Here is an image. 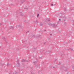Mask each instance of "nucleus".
Wrapping results in <instances>:
<instances>
[{
  "mask_svg": "<svg viewBox=\"0 0 74 74\" xmlns=\"http://www.w3.org/2000/svg\"><path fill=\"white\" fill-rule=\"evenodd\" d=\"M70 49H71V51H73V49L72 48H70Z\"/></svg>",
  "mask_w": 74,
  "mask_h": 74,
  "instance_id": "nucleus-8",
  "label": "nucleus"
},
{
  "mask_svg": "<svg viewBox=\"0 0 74 74\" xmlns=\"http://www.w3.org/2000/svg\"><path fill=\"white\" fill-rule=\"evenodd\" d=\"M15 74H18V72H15Z\"/></svg>",
  "mask_w": 74,
  "mask_h": 74,
  "instance_id": "nucleus-11",
  "label": "nucleus"
},
{
  "mask_svg": "<svg viewBox=\"0 0 74 74\" xmlns=\"http://www.w3.org/2000/svg\"><path fill=\"white\" fill-rule=\"evenodd\" d=\"M3 39L5 41H7V39L5 38H3Z\"/></svg>",
  "mask_w": 74,
  "mask_h": 74,
  "instance_id": "nucleus-7",
  "label": "nucleus"
},
{
  "mask_svg": "<svg viewBox=\"0 0 74 74\" xmlns=\"http://www.w3.org/2000/svg\"><path fill=\"white\" fill-rule=\"evenodd\" d=\"M50 35H51V36H52V34H50Z\"/></svg>",
  "mask_w": 74,
  "mask_h": 74,
  "instance_id": "nucleus-17",
  "label": "nucleus"
},
{
  "mask_svg": "<svg viewBox=\"0 0 74 74\" xmlns=\"http://www.w3.org/2000/svg\"><path fill=\"white\" fill-rule=\"evenodd\" d=\"M6 42H7V43H8V41H6Z\"/></svg>",
  "mask_w": 74,
  "mask_h": 74,
  "instance_id": "nucleus-15",
  "label": "nucleus"
},
{
  "mask_svg": "<svg viewBox=\"0 0 74 74\" xmlns=\"http://www.w3.org/2000/svg\"><path fill=\"white\" fill-rule=\"evenodd\" d=\"M8 66H10V64H8Z\"/></svg>",
  "mask_w": 74,
  "mask_h": 74,
  "instance_id": "nucleus-10",
  "label": "nucleus"
},
{
  "mask_svg": "<svg viewBox=\"0 0 74 74\" xmlns=\"http://www.w3.org/2000/svg\"><path fill=\"white\" fill-rule=\"evenodd\" d=\"M38 37H37V36H36V37H35V38H36V40H37V39H38Z\"/></svg>",
  "mask_w": 74,
  "mask_h": 74,
  "instance_id": "nucleus-6",
  "label": "nucleus"
},
{
  "mask_svg": "<svg viewBox=\"0 0 74 74\" xmlns=\"http://www.w3.org/2000/svg\"><path fill=\"white\" fill-rule=\"evenodd\" d=\"M54 5H53V3H52L51 4V6H52H52H53Z\"/></svg>",
  "mask_w": 74,
  "mask_h": 74,
  "instance_id": "nucleus-9",
  "label": "nucleus"
},
{
  "mask_svg": "<svg viewBox=\"0 0 74 74\" xmlns=\"http://www.w3.org/2000/svg\"><path fill=\"white\" fill-rule=\"evenodd\" d=\"M37 15L36 16L37 17H38V16H39V15H40V14H37Z\"/></svg>",
  "mask_w": 74,
  "mask_h": 74,
  "instance_id": "nucleus-5",
  "label": "nucleus"
},
{
  "mask_svg": "<svg viewBox=\"0 0 74 74\" xmlns=\"http://www.w3.org/2000/svg\"><path fill=\"white\" fill-rule=\"evenodd\" d=\"M64 22H65V21H66V20H64Z\"/></svg>",
  "mask_w": 74,
  "mask_h": 74,
  "instance_id": "nucleus-13",
  "label": "nucleus"
},
{
  "mask_svg": "<svg viewBox=\"0 0 74 74\" xmlns=\"http://www.w3.org/2000/svg\"><path fill=\"white\" fill-rule=\"evenodd\" d=\"M33 63L35 65H36V64H37V62L36 61H34L33 62Z\"/></svg>",
  "mask_w": 74,
  "mask_h": 74,
  "instance_id": "nucleus-3",
  "label": "nucleus"
},
{
  "mask_svg": "<svg viewBox=\"0 0 74 74\" xmlns=\"http://www.w3.org/2000/svg\"><path fill=\"white\" fill-rule=\"evenodd\" d=\"M59 21H60V19H59Z\"/></svg>",
  "mask_w": 74,
  "mask_h": 74,
  "instance_id": "nucleus-18",
  "label": "nucleus"
},
{
  "mask_svg": "<svg viewBox=\"0 0 74 74\" xmlns=\"http://www.w3.org/2000/svg\"><path fill=\"white\" fill-rule=\"evenodd\" d=\"M46 30H44L45 32V31H46Z\"/></svg>",
  "mask_w": 74,
  "mask_h": 74,
  "instance_id": "nucleus-16",
  "label": "nucleus"
},
{
  "mask_svg": "<svg viewBox=\"0 0 74 74\" xmlns=\"http://www.w3.org/2000/svg\"><path fill=\"white\" fill-rule=\"evenodd\" d=\"M40 59H42V58H40Z\"/></svg>",
  "mask_w": 74,
  "mask_h": 74,
  "instance_id": "nucleus-14",
  "label": "nucleus"
},
{
  "mask_svg": "<svg viewBox=\"0 0 74 74\" xmlns=\"http://www.w3.org/2000/svg\"><path fill=\"white\" fill-rule=\"evenodd\" d=\"M52 26L54 28H56V25H55V24H52Z\"/></svg>",
  "mask_w": 74,
  "mask_h": 74,
  "instance_id": "nucleus-2",
  "label": "nucleus"
},
{
  "mask_svg": "<svg viewBox=\"0 0 74 74\" xmlns=\"http://www.w3.org/2000/svg\"><path fill=\"white\" fill-rule=\"evenodd\" d=\"M59 15H60V17L62 18H66L65 16L64 15V14H63V13H62L61 14H60Z\"/></svg>",
  "mask_w": 74,
  "mask_h": 74,
  "instance_id": "nucleus-1",
  "label": "nucleus"
},
{
  "mask_svg": "<svg viewBox=\"0 0 74 74\" xmlns=\"http://www.w3.org/2000/svg\"><path fill=\"white\" fill-rule=\"evenodd\" d=\"M18 63H19V60H18Z\"/></svg>",
  "mask_w": 74,
  "mask_h": 74,
  "instance_id": "nucleus-12",
  "label": "nucleus"
},
{
  "mask_svg": "<svg viewBox=\"0 0 74 74\" xmlns=\"http://www.w3.org/2000/svg\"><path fill=\"white\" fill-rule=\"evenodd\" d=\"M26 62V60L23 59L22 60V63H24V62Z\"/></svg>",
  "mask_w": 74,
  "mask_h": 74,
  "instance_id": "nucleus-4",
  "label": "nucleus"
}]
</instances>
